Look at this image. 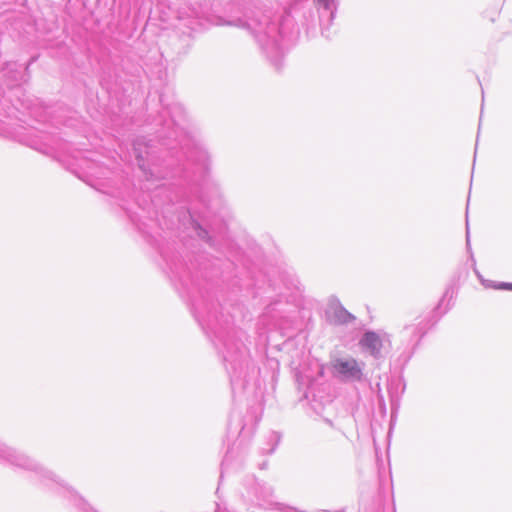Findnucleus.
Instances as JSON below:
<instances>
[{
  "label": "nucleus",
  "mask_w": 512,
  "mask_h": 512,
  "mask_svg": "<svg viewBox=\"0 0 512 512\" xmlns=\"http://www.w3.org/2000/svg\"><path fill=\"white\" fill-rule=\"evenodd\" d=\"M260 0H218L184 8L173 29L166 34L162 54L185 55L191 47L193 33L209 25L231 26L252 34L262 53L279 70L285 51L299 36L300 28L308 33L317 24L327 30L337 11L338 0H298L281 16L256 7Z\"/></svg>",
  "instance_id": "1"
},
{
  "label": "nucleus",
  "mask_w": 512,
  "mask_h": 512,
  "mask_svg": "<svg viewBox=\"0 0 512 512\" xmlns=\"http://www.w3.org/2000/svg\"><path fill=\"white\" fill-rule=\"evenodd\" d=\"M193 313L199 324L215 335V345L222 354L233 390L245 389L250 380L256 378L259 370L251 361L249 351L243 342L244 333L235 330L224 332L218 329V316L210 310L204 314L198 306H194Z\"/></svg>",
  "instance_id": "2"
},
{
  "label": "nucleus",
  "mask_w": 512,
  "mask_h": 512,
  "mask_svg": "<svg viewBox=\"0 0 512 512\" xmlns=\"http://www.w3.org/2000/svg\"><path fill=\"white\" fill-rule=\"evenodd\" d=\"M166 116L169 118L164 120L163 129L167 130V137L179 143L188 160L199 163L203 169L207 170L210 160L209 153L189 135L187 115L183 105L172 103L162 112V117Z\"/></svg>",
  "instance_id": "3"
},
{
  "label": "nucleus",
  "mask_w": 512,
  "mask_h": 512,
  "mask_svg": "<svg viewBox=\"0 0 512 512\" xmlns=\"http://www.w3.org/2000/svg\"><path fill=\"white\" fill-rule=\"evenodd\" d=\"M0 460L17 468L34 472L39 481L46 486L49 485L50 481L54 480L56 476L55 473L46 469L32 458L2 443H0Z\"/></svg>",
  "instance_id": "4"
},
{
  "label": "nucleus",
  "mask_w": 512,
  "mask_h": 512,
  "mask_svg": "<svg viewBox=\"0 0 512 512\" xmlns=\"http://www.w3.org/2000/svg\"><path fill=\"white\" fill-rule=\"evenodd\" d=\"M329 366L332 376L341 382L354 383L363 380L365 364L352 356L334 357Z\"/></svg>",
  "instance_id": "5"
},
{
  "label": "nucleus",
  "mask_w": 512,
  "mask_h": 512,
  "mask_svg": "<svg viewBox=\"0 0 512 512\" xmlns=\"http://www.w3.org/2000/svg\"><path fill=\"white\" fill-rule=\"evenodd\" d=\"M133 152L135 154L138 166L143 172L147 182L164 179L169 175V173L166 170L161 169L157 163L153 162L151 165L149 164L152 155L148 150V146L145 145L142 141L137 140L133 144Z\"/></svg>",
  "instance_id": "6"
},
{
  "label": "nucleus",
  "mask_w": 512,
  "mask_h": 512,
  "mask_svg": "<svg viewBox=\"0 0 512 512\" xmlns=\"http://www.w3.org/2000/svg\"><path fill=\"white\" fill-rule=\"evenodd\" d=\"M50 488H56L59 493L67 497L79 512H97L94 510L84 498H82L72 487L68 486L59 476H55L54 480L47 485Z\"/></svg>",
  "instance_id": "7"
},
{
  "label": "nucleus",
  "mask_w": 512,
  "mask_h": 512,
  "mask_svg": "<svg viewBox=\"0 0 512 512\" xmlns=\"http://www.w3.org/2000/svg\"><path fill=\"white\" fill-rule=\"evenodd\" d=\"M330 323L335 325H347L356 320V317L347 311L337 298H331L326 311Z\"/></svg>",
  "instance_id": "8"
},
{
  "label": "nucleus",
  "mask_w": 512,
  "mask_h": 512,
  "mask_svg": "<svg viewBox=\"0 0 512 512\" xmlns=\"http://www.w3.org/2000/svg\"><path fill=\"white\" fill-rule=\"evenodd\" d=\"M252 486L250 488V493L254 496V499L266 509H269L275 501L274 498V488L264 481H259L257 479H252Z\"/></svg>",
  "instance_id": "9"
},
{
  "label": "nucleus",
  "mask_w": 512,
  "mask_h": 512,
  "mask_svg": "<svg viewBox=\"0 0 512 512\" xmlns=\"http://www.w3.org/2000/svg\"><path fill=\"white\" fill-rule=\"evenodd\" d=\"M359 344L363 351L371 355L373 358L379 359L382 357L381 349L383 347V341L376 332H365L361 337Z\"/></svg>",
  "instance_id": "10"
},
{
  "label": "nucleus",
  "mask_w": 512,
  "mask_h": 512,
  "mask_svg": "<svg viewBox=\"0 0 512 512\" xmlns=\"http://www.w3.org/2000/svg\"><path fill=\"white\" fill-rule=\"evenodd\" d=\"M2 76L8 87L18 85L24 79V71L22 65L16 62H8L2 68Z\"/></svg>",
  "instance_id": "11"
},
{
  "label": "nucleus",
  "mask_w": 512,
  "mask_h": 512,
  "mask_svg": "<svg viewBox=\"0 0 512 512\" xmlns=\"http://www.w3.org/2000/svg\"><path fill=\"white\" fill-rule=\"evenodd\" d=\"M427 330V322L424 319L417 320V322L406 325L402 331L403 337L409 339L413 344H417L424 336Z\"/></svg>",
  "instance_id": "12"
},
{
  "label": "nucleus",
  "mask_w": 512,
  "mask_h": 512,
  "mask_svg": "<svg viewBox=\"0 0 512 512\" xmlns=\"http://www.w3.org/2000/svg\"><path fill=\"white\" fill-rule=\"evenodd\" d=\"M281 441V434L276 431H270L265 436V443L260 447V452L265 455H270L275 452Z\"/></svg>",
  "instance_id": "13"
},
{
  "label": "nucleus",
  "mask_w": 512,
  "mask_h": 512,
  "mask_svg": "<svg viewBox=\"0 0 512 512\" xmlns=\"http://www.w3.org/2000/svg\"><path fill=\"white\" fill-rule=\"evenodd\" d=\"M402 386V391L405 388V385H402L401 381L399 379H392L387 386L391 408L395 409L398 406L399 402V395H398V389Z\"/></svg>",
  "instance_id": "14"
},
{
  "label": "nucleus",
  "mask_w": 512,
  "mask_h": 512,
  "mask_svg": "<svg viewBox=\"0 0 512 512\" xmlns=\"http://www.w3.org/2000/svg\"><path fill=\"white\" fill-rule=\"evenodd\" d=\"M269 509H274L279 512H307L305 510H300L296 507L287 505L285 503L275 502Z\"/></svg>",
  "instance_id": "15"
},
{
  "label": "nucleus",
  "mask_w": 512,
  "mask_h": 512,
  "mask_svg": "<svg viewBox=\"0 0 512 512\" xmlns=\"http://www.w3.org/2000/svg\"><path fill=\"white\" fill-rule=\"evenodd\" d=\"M377 401H378L379 409H380L383 413H385V412H386V403H385L384 396H383V395H379V399H378Z\"/></svg>",
  "instance_id": "16"
},
{
  "label": "nucleus",
  "mask_w": 512,
  "mask_h": 512,
  "mask_svg": "<svg viewBox=\"0 0 512 512\" xmlns=\"http://www.w3.org/2000/svg\"><path fill=\"white\" fill-rule=\"evenodd\" d=\"M496 288L503 289V290H511L512 291V283L508 282H501L499 283Z\"/></svg>",
  "instance_id": "17"
},
{
  "label": "nucleus",
  "mask_w": 512,
  "mask_h": 512,
  "mask_svg": "<svg viewBox=\"0 0 512 512\" xmlns=\"http://www.w3.org/2000/svg\"><path fill=\"white\" fill-rule=\"evenodd\" d=\"M466 243L468 249H470V234H469V228H468V220L466 219Z\"/></svg>",
  "instance_id": "18"
},
{
  "label": "nucleus",
  "mask_w": 512,
  "mask_h": 512,
  "mask_svg": "<svg viewBox=\"0 0 512 512\" xmlns=\"http://www.w3.org/2000/svg\"><path fill=\"white\" fill-rule=\"evenodd\" d=\"M376 388H377V400H378V399H379V395H383V394H382V390H381L380 383H377V384H376Z\"/></svg>",
  "instance_id": "19"
},
{
  "label": "nucleus",
  "mask_w": 512,
  "mask_h": 512,
  "mask_svg": "<svg viewBox=\"0 0 512 512\" xmlns=\"http://www.w3.org/2000/svg\"><path fill=\"white\" fill-rule=\"evenodd\" d=\"M215 512H231L225 508H221L219 505H217V508H216V511Z\"/></svg>",
  "instance_id": "20"
},
{
  "label": "nucleus",
  "mask_w": 512,
  "mask_h": 512,
  "mask_svg": "<svg viewBox=\"0 0 512 512\" xmlns=\"http://www.w3.org/2000/svg\"><path fill=\"white\" fill-rule=\"evenodd\" d=\"M267 464H268V463H267V461H263V462H261V463L259 464V468H260L261 470H263V469H265V468L267 467Z\"/></svg>",
  "instance_id": "21"
},
{
  "label": "nucleus",
  "mask_w": 512,
  "mask_h": 512,
  "mask_svg": "<svg viewBox=\"0 0 512 512\" xmlns=\"http://www.w3.org/2000/svg\"><path fill=\"white\" fill-rule=\"evenodd\" d=\"M448 294H449V290H446V291H445V294H444V296H443V298H445ZM443 300H444V299H442V300H441V302H442Z\"/></svg>",
  "instance_id": "22"
},
{
  "label": "nucleus",
  "mask_w": 512,
  "mask_h": 512,
  "mask_svg": "<svg viewBox=\"0 0 512 512\" xmlns=\"http://www.w3.org/2000/svg\"><path fill=\"white\" fill-rule=\"evenodd\" d=\"M169 201H170V202H173V201H174V198H173V197H169Z\"/></svg>",
  "instance_id": "23"
}]
</instances>
